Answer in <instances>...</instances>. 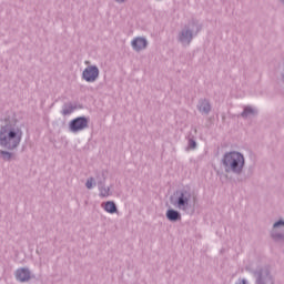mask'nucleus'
Listing matches in <instances>:
<instances>
[{
    "instance_id": "obj_1",
    "label": "nucleus",
    "mask_w": 284,
    "mask_h": 284,
    "mask_svg": "<svg viewBox=\"0 0 284 284\" xmlns=\"http://www.w3.org/2000/svg\"><path fill=\"white\" fill-rule=\"evenodd\" d=\"M23 139V131L19 126L10 123V116L4 119V124L0 128V146L4 150H17Z\"/></svg>"
},
{
    "instance_id": "obj_2",
    "label": "nucleus",
    "mask_w": 284,
    "mask_h": 284,
    "mask_svg": "<svg viewBox=\"0 0 284 284\" xmlns=\"http://www.w3.org/2000/svg\"><path fill=\"white\" fill-rule=\"evenodd\" d=\"M221 163L226 174H230L231 172L232 174H242L243 168H245V156L239 151L226 152L223 155Z\"/></svg>"
},
{
    "instance_id": "obj_3",
    "label": "nucleus",
    "mask_w": 284,
    "mask_h": 284,
    "mask_svg": "<svg viewBox=\"0 0 284 284\" xmlns=\"http://www.w3.org/2000/svg\"><path fill=\"white\" fill-rule=\"evenodd\" d=\"M201 30H203V23H201L199 19L192 18L178 34V41L182 43V45H190L194 37H199Z\"/></svg>"
},
{
    "instance_id": "obj_4",
    "label": "nucleus",
    "mask_w": 284,
    "mask_h": 284,
    "mask_svg": "<svg viewBox=\"0 0 284 284\" xmlns=\"http://www.w3.org/2000/svg\"><path fill=\"white\" fill-rule=\"evenodd\" d=\"M190 199H192V191L190 187H184L176 190L173 195H171L170 201L178 207V210L187 212V207H190Z\"/></svg>"
},
{
    "instance_id": "obj_5",
    "label": "nucleus",
    "mask_w": 284,
    "mask_h": 284,
    "mask_svg": "<svg viewBox=\"0 0 284 284\" xmlns=\"http://www.w3.org/2000/svg\"><path fill=\"white\" fill-rule=\"evenodd\" d=\"M88 128H90V119L85 115L74 118L69 122V130L73 134L83 132V130H88Z\"/></svg>"
},
{
    "instance_id": "obj_6",
    "label": "nucleus",
    "mask_w": 284,
    "mask_h": 284,
    "mask_svg": "<svg viewBox=\"0 0 284 284\" xmlns=\"http://www.w3.org/2000/svg\"><path fill=\"white\" fill-rule=\"evenodd\" d=\"M99 67L97 65H88L83 71H82V79L83 81H87V83H94L97 79H99Z\"/></svg>"
},
{
    "instance_id": "obj_7",
    "label": "nucleus",
    "mask_w": 284,
    "mask_h": 284,
    "mask_svg": "<svg viewBox=\"0 0 284 284\" xmlns=\"http://www.w3.org/2000/svg\"><path fill=\"white\" fill-rule=\"evenodd\" d=\"M131 45L135 52H141V50H145V48H148V39L136 37L131 41Z\"/></svg>"
},
{
    "instance_id": "obj_8",
    "label": "nucleus",
    "mask_w": 284,
    "mask_h": 284,
    "mask_svg": "<svg viewBox=\"0 0 284 284\" xmlns=\"http://www.w3.org/2000/svg\"><path fill=\"white\" fill-rule=\"evenodd\" d=\"M197 110L201 112V114L207 115L210 112H212V104L206 98L200 99L197 102Z\"/></svg>"
},
{
    "instance_id": "obj_9",
    "label": "nucleus",
    "mask_w": 284,
    "mask_h": 284,
    "mask_svg": "<svg viewBox=\"0 0 284 284\" xmlns=\"http://www.w3.org/2000/svg\"><path fill=\"white\" fill-rule=\"evenodd\" d=\"M62 108L61 114L68 116L69 114H72L74 110H83V104H72V102H69L64 103Z\"/></svg>"
},
{
    "instance_id": "obj_10",
    "label": "nucleus",
    "mask_w": 284,
    "mask_h": 284,
    "mask_svg": "<svg viewBox=\"0 0 284 284\" xmlns=\"http://www.w3.org/2000/svg\"><path fill=\"white\" fill-rule=\"evenodd\" d=\"M16 277L18 281H21V283H24V281H30V271L27 268H20L17 271Z\"/></svg>"
},
{
    "instance_id": "obj_11",
    "label": "nucleus",
    "mask_w": 284,
    "mask_h": 284,
    "mask_svg": "<svg viewBox=\"0 0 284 284\" xmlns=\"http://www.w3.org/2000/svg\"><path fill=\"white\" fill-rule=\"evenodd\" d=\"M102 205L103 209L108 212V214H116V212H119V209L116 207V203H114V201H108Z\"/></svg>"
},
{
    "instance_id": "obj_12",
    "label": "nucleus",
    "mask_w": 284,
    "mask_h": 284,
    "mask_svg": "<svg viewBox=\"0 0 284 284\" xmlns=\"http://www.w3.org/2000/svg\"><path fill=\"white\" fill-rule=\"evenodd\" d=\"M257 284H274L272 277L267 273H261L257 277Z\"/></svg>"
},
{
    "instance_id": "obj_13",
    "label": "nucleus",
    "mask_w": 284,
    "mask_h": 284,
    "mask_svg": "<svg viewBox=\"0 0 284 284\" xmlns=\"http://www.w3.org/2000/svg\"><path fill=\"white\" fill-rule=\"evenodd\" d=\"M0 159H2V161H12V159H16V158H14V153L10 151L0 150Z\"/></svg>"
},
{
    "instance_id": "obj_14",
    "label": "nucleus",
    "mask_w": 284,
    "mask_h": 284,
    "mask_svg": "<svg viewBox=\"0 0 284 284\" xmlns=\"http://www.w3.org/2000/svg\"><path fill=\"white\" fill-rule=\"evenodd\" d=\"M103 180L98 181V187L100 192H103L105 190V173H102Z\"/></svg>"
},
{
    "instance_id": "obj_15",
    "label": "nucleus",
    "mask_w": 284,
    "mask_h": 284,
    "mask_svg": "<svg viewBox=\"0 0 284 284\" xmlns=\"http://www.w3.org/2000/svg\"><path fill=\"white\" fill-rule=\"evenodd\" d=\"M87 190H92L94 187V178H89L85 182Z\"/></svg>"
},
{
    "instance_id": "obj_16",
    "label": "nucleus",
    "mask_w": 284,
    "mask_h": 284,
    "mask_svg": "<svg viewBox=\"0 0 284 284\" xmlns=\"http://www.w3.org/2000/svg\"><path fill=\"white\" fill-rule=\"evenodd\" d=\"M196 140H194V139H192V138H190L189 139V150H196Z\"/></svg>"
},
{
    "instance_id": "obj_17",
    "label": "nucleus",
    "mask_w": 284,
    "mask_h": 284,
    "mask_svg": "<svg viewBox=\"0 0 284 284\" xmlns=\"http://www.w3.org/2000/svg\"><path fill=\"white\" fill-rule=\"evenodd\" d=\"M241 116H242L243 119H247V116H250V105L244 106V110H243V112L241 113Z\"/></svg>"
},
{
    "instance_id": "obj_18",
    "label": "nucleus",
    "mask_w": 284,
    "mask_h": 284,
    "mask_svg": "<svg viewBox=\"0 0 284 284\" xmlns=\"http://www.w3.org/2000/svg\"><path fill=\"white\" fill-rule=\"evenodd\" d=\"M166 219H168L169 221H180L181 215H179V214H168V215H166Z\"/></svg>"
},
{
    "instance_id": "obj_19",
    "label": "nucleus",
    "mask_w": 284,
    "mask_h": 284,
    "mask_svg": "<svg viewBox=\"0 0 284 284\" xmlns=\"http://www.w3.org/2000/svg\"><path fill=\"white\" fill-rule=\"evenodd\" d=\"M275 232H278V227H284V221H278L273 225Z\"/></svg>"
},
{
    "instance_id": "obj_20",
    "label": "nucleus",
    "mask_w": 284,
    "mask_h": 284,
    "mask_svg": "<svg viewBox=\"0 0 284 284\" xmlns=\"http://www.w3.org/2000/svg\"><path fill=\"white\" fill-rule=\"evenodd\" d=\"M100 192H101V196H110V187L104 186V189H102V191Z\"/></svg>"
},
{
    "instance_id": "obj_21",
    "label": "nucleus",
    "mask_w": 284,
    "mask_h": 284,
    "mask_svg": "<svg viewBox=\"0 0 284 284\" xmlns=\"http://www.w3.org/2000/svg\"><path fill=\"white\" fill-rule=\"evenodd\" d=\"M166 214H181V212H179V211H176V210H174V209H169V210L166 211Z\"/></svg>"
},
{
    "instance_id": "obj_22",
    "label": "nucleus",
    "mask_w": 284,
    "mask_h": 284,
    "mask_svg": "<svg viewBox=\"0 0 284 284\" xmlns=\"http://www.w3.org/2000/svg\"><path fill=\"white\" fill-rule=\"evenodd\" d=\"M273 236H274V239H283V236L276 235V234H274V233H273Z\"/></svg>"
},
{
    "instance_id": "obj_23",
    "label": "nucleus",
    "mask_w": 284,
    "mask_h": 284,
    "mask_svg": "<svg viewBox=\"0 0 284 284\" xmlns=\"http://www.w3.org/2000/svg\"><path fill=\"white\" fill-rule=\"evenodd\" d=\"M116 3H125V0H115Z\"/></svg>"
}]
</instances>
